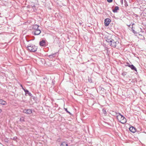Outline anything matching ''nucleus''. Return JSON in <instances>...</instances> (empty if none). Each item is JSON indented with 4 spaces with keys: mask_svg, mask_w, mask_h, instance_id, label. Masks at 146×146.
<instances>
[{
    "mask_svg": "<svg viewBox=\"0 0 146 146\" xmlns=\"http://www.w3.org/2000/svg\"><path fill=\"white\" fill-rule=\"evenodd\" d=\"M106 40L107 42L109 43L111 46L113 47H115L117 45L119 44V41L115 39L108 38H107Z\"/></svg>",
    "mask_w": 146,
    "mask_h": 146,
    "instance_id": "nucleus-1",
    "label": "nucleus"
},
{
    "mask_svg": "<svg viewBox=\"0 0 146 146\" xmlns=\"http://www.w3.org/2000/svg\"><path fill=\"white\" fill-rule=\"evenodd\" d=\"M117 117L118 120L122 123L124 124L126 122V119L119 113L117 115Z\"/></svg>",
    "mask_w": 146,
    "mask_h": 146,
    "instance_id": "nucleus-2",
    "label": "nucleus"
},
{
    "mask_svg": "<svg viewBox=\"0 0 146 146\" xmlns=\"http://www.w3.org/2000/svg\"><path fill=\"white\" fill-rule=\"evenodd\" d=\"M27 49L28 50L31 52H35L37 49V48L35 45L33 44H29L27 46Z\"/></svg>",
    "mask_w": 146,
    "mask_h": 146,
    "instance_id": "nucleus-3",
    "label": "nucleus"
},
{
    "mask_svg": "<svg viewBox=\"0 0 146 146\" xmlns=\"http://www.w3.org/2000/svg\"><path fill=\"white\" fill-rule=\"evenodd\" d=\"M111 22V20L109 18H107L105 20L104 23L106 26H107Z\"/></svg>",
    "mask_w": 146,
    "mask_h": 146,
    "instance_id": "nucleus-4",
    "label": "nucleus"
},
{
    "mask_svg": "<svg viewBox=\"0 0 146 146\" xmlns=\"http://www.w3.org/2000/svg\"><path fill=\"white\" fill-rule=\"evenodd\" d=\"M23 112L28 114H30L32 113V111L31 110L29 109L27 110H24L23 111Z\"/></svg>",
    "mask_w": 146,
    "mask_h": 146,
    "instance_id": "nucleus-5",
    "label": "nucleus"
},
{
    "mask_svg": "<svg viewBox=\"0 0 146 146\" xmlns=\"http://www.w3.org/2000/svg\"><path fill=\"white\" fill-rule=\"evenodd\" d=\"M39 44L40 46H44L46 45V42L44 40H43L40 42Z\"/></svg>",
    "mask_w": 146,
    "mask_h": 146,
    "instance_id": "nucleus-6",
    "label": "nucleus"
},
{
    "mask_svg": "<svg viewBox=\"0 0 146 146\" xmlns=\"http://www.w3.org/2000/svg\"><path fill=\"white\" fill-rule=\"evenodd\" d=\"M129 130L131 132L134 133L135 132L136 130L134 127H130L129 128Z\"/></svg>",
    "mask_w": 146,
    "mask_h": 146,
    "instance_id": "nucleus-7",
    "label": "nucleus"
},
{
    "mask_svg": "<svg viewBox=\"0 0 146 146\" xmlns=\"http://www.w3.org/2000/svg\"><path fill=\"white\" fill-rule=\"evenodd\" d=\"M41 33V31L39 29H38L37 30H36L35 32H34V35H39Z\"/></svg>",
    "mask_w": 146,
    "mask_h": 146,
    "instance_id": "nucleus-8",
    "label": "nucleus"
},
{
    "mask_svg": "<svg viewBox=\"0 0 146 146\" xmlns=\"http://www.w3.org/2000/svg\"><path fill=\"white\" fill-rule=\"evenodd\" d=\"M0 104L3 105H5L7 104V103L5 101L0 99Z\"/></svg>",
    "mask_w": 146,
    "mask_h": 146,
    "instance_id": "nucleus-9",
    "label": "nucleus"
},
{
    "mask_svg": "<svg viewBox=\"0 0 146 146\" xmlns=\"http://www.w3.org/2000/svg\"><path fill=\"white\" fill-rule=\"evenodd\" d=\"M129 67H130L132 69L134 70L135 71H137V69L133 65H129L128 66Z\"/></svg>",
    "mask_w": 146,
    "mask_h": 146,
    "instance_id": "nucleus-10",
    "label": "nucleus"
},
{
    "mask_svg": "<svg viewBox=\"0 0 146 146\" xmlns=\"http://www.w3.org/2000/svg\"><path fill=\"white\" fill-rule=\"evenodd\" d=\"M60 146H68V145L66 142H63L61 144Z\"/></svg>",
    "mask_w": 146,
    "mask_h": 146,
    "instance_id": "nucleus-11",
    "label": "nucleus"
},
{
    "mask_svg": "<svg viewBox=\"0 0 146 146\" xmlns=\"http://www.w3.org/2000/svg\"><path fill=\"white\" fill-rule=\"evenodd\" d=\"M39 26L38 25H35L33 26V29H35V30H37L38 29Z\"/></svg>",
    "mask_w": 146,
    "mask_h": 146,
    "instance_id": "nucleus-12",
    "label": "nucleus"
},
{
    "mask_svg": "<svg viewBox=\"0 0 146 146\" xmlns=\"http://www.w3.org/2000/svg\"><path fill=\"white\" fill-rule=\"evenodd\" d=\"M119 9V7L117 6H116L115 7L114 9H113V11L114 13H116L117 12V10Z\"/></svg>",
    "mask_w": 146,
    "mask_h": 146,
    "instance_id": "nucleus-13",
    "label": "nucleus"
},
{
    "mask_svg": "<svg viewBox=\"0 0 146 146\" xmlns=\"http://www.w3.org/2000/svg\"><path fill=\"white\" fill-rule=\"evenodd\" d=\"M24 90L26 94H27L28 93H29V91H28V90H25L24 89Z\"/></svg>",
    "mask_w": 146,
    "mask_h": 146,
    "instance_id": "nucleus-14",
    "label": "nucleus"
},
{
    "mask_svg": "<svg viewBox=\"0 0 146 146\" xmlns=\"http://www.w3.org/2000/svg\"><path fill=\"white\" fill-rule=\"evenodd\" d=\"M102 111H103V113L105 115L106 114V110H104V109H103L102 110Z\"/></svg>",
    "mask_w": 146,
    "mask_h": 146,
    "instance_id": "nucleus-15",
    "label": "nucleus"
},
{
    "mask_svg": "<svg viewBox=\"0 0 146 146\" xmlns=\"http://www.w3.org/2000/svg\"><path fill=\"white\" fill-rule=\"evenodd\" d=\"M64 109H65V110L67 112L69 113H70L68 111L67 109L64 108Z\"/></svg>",
    "mask_w": 146,
    "mask_h": 146,
    "instance_id": "nucleus-16",
    "label": "nucleus"
},
{
    "mask_svg": "<svg viewBox=\"0 0 146 146\" xmlns=\"http://www.w3.org/2000/svg\"><path fill=\"white\" fill-rule=\"evenodd\" d=\"M113 0H107V1L109 3L111 2Z\"/></svg>",
    "mask_w": 146,
    "mask_h": 146,
    "instance_id": "nucleus-17",
    "label": "nucleus"
},
{
    "mask_svg": "<svg viewBox=\"0 0 146 146\" xmlns=\"http://www.w3.org/2000/svg\"><path fill=\"white\" fill-rule=\"evenodd\" d=\"M27 94H28L29 96H31V94L29 92V93H28Z\"/></svg>",
    "mask_w": 146,
    "mask_h": 146,
    "instance_id": "nucleus-18",
    "label": "nucleus"
},
{
    "mask_svg": "<svg viewBox=\"0 0 146 146\" xmlns=\"http://www.w3.org/2000/svg\"><path fill=\"white\" fill-rule=\"evenodd\" d=\"M21 86L22 87V88L24 90L23 88V87L22 85H21Z\"/></svg>",
    "mask_w": 146,
    "mask_h": 146,
    "instance_id": "nucleus-19",
    "label": "nucleus"
},
{
    "mask_svg": "<svg viewBox=\"0 0 146 146\" xmlns=\"http://www.w3.org/2000/svg\"><path fill=\"white\" fill-rule=\"evenodd\" d=\"M127 4H126V5H125V6H127Z\"/></svg>",
    "mask_w": 146,
    "mask_h": 146,
    "instance_id": "nucleus-20",
    "label": "nucleus"
},
{
    "mask_svg": "<svg viewBox=\"0 0 146 146\" xmlns=\"http://www.w3.org/2000/svg\"><path fill=\"white\" fill-rule=\"evenodd\" d=\"M127 4H126V5H125V6H127Z\"/></svg>",
    "mask_w": 146,
    "mask_h": 146,
    "instance_id": "nucleus-21",
    "label": "nucleus"
},
{
    "mask_svg": "<svg viewBox=\"0 0 146 146\" xmlns=\"http://www.w3.org/2000/svg\"><path fill=\"white\" fill-rule=\"evenodd\" d=\"M1 111V110H0V111Z\"/></svg>",
    "mask_w": 146,
    "mask_h": 146,
    "instance_id": "nucleus-22",
    "label": "nucleus"
}]
</instances>
